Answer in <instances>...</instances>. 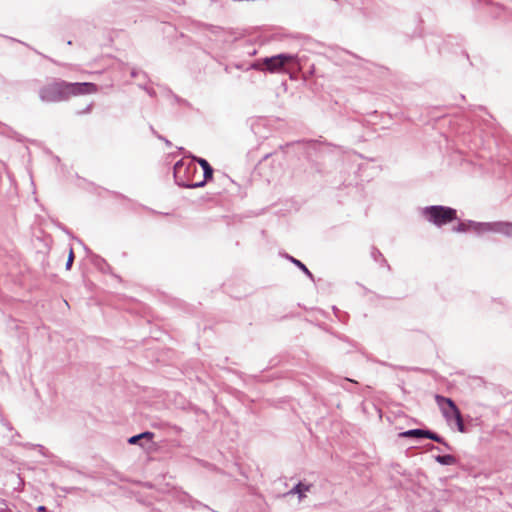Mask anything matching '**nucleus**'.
Instances as JSON below:
<instances>
[{"label":"nucleus","mask_w":512,"mask_h":512,"mask_svg":"<svg viewBox=\"0 0 512 512\" xmlns=\"http://www.w3.org/2000/svg\"><path fill=\"white\" fill-rule=\"evenodd\" d=\"M97 85L90 82L70 83L63 80L43 86L39 90L41 101L47 103L61 102L69 99L70 96L95 93Z\"/></svg>","instance_id":"nucleus-1"},{"label":"nucleus","mask_w":512,"mask_h":512,"mask_svg":"<svg viewBox=\"0 0 512 512\" xmlns=\"http://www.w3.org/2000/svg\"><path fill=\"white\" fill-rule=\"evenodd\" d=\"M173 176L175 183L180 187H203V182H200L199 170L194 160L185 161L181 159L177 161L173 167Z\"/></svg>","instance_id":"nucleus-2"},{"label":"nucleus","mask_w":512,"mask_h":512,"mask_svg":"<svg viewBox=\"0 0 512 512\" xmlns=\"http://www.w3.org/2000/svg\"><path fill=\"white\" fill-rule=\"evenodd\" d=\"M296 56L289 53H281L271 57L257 59L252 62L247 70L264 71L269 73H283L287 64L293 62Z\"/></svg>","instance_id":"nucleus-3"},{"label":"nucleus","mask_w":512,"mask_h":512,"mask_svg":"<svg viewBox=\"0 0 512 512\" xmlns=\"http://www.w3.org/2000/svg\"><path fill=\"white\" fill-rule=\"evenodd\" d=\"M422 216L431 224L442 227L457 219L454 208L443 205H431L422 209Z\"/></svg>","instance_id":"nucleus-4"},{"label":"nucleus","mask_w":512,"mask_h":512,"mask_svg":"<svg viewBox=\"0 0 512 512\" xmlns=\"http://www.w3.org/2000/svg\"><path fill=\"white\" fill-rule=\"evenodd\" d=\"M434 398L446 422L451 425V423L454 421L458 431L465 433L466 427L463 422L461 412L456 403L451 398L442 396L440 394H436Z\"/></svg>","instance_id":"nucleus-5"},{"label":"nucleus","mask_w":512,"mask_h":512,"mask_svg":"<svg viewBox=\"0 0 512 512\" xmlns=\"http://www.w3.org/2000/svg\"><path fill=\"white\" fill-rule=\"evenodd\" d=\"M482 227L486 228L487 232L499 233L507 238H512V222L508 221H495L487 222Z\"/></svg>","instance_id":"nucleus-6"},{"label":"nucleus","mask_w":512,"mask_h":512,"mask_svg":"<svg viewBox=\"0 0 512 512\" xmlns=\"http://www.w3.org/2000/svg\"><path fill=\"white\" fill-rule=\"evenodd\" d=\"M487 222H476L473 220H467L464 222H460L457 226L453 227L454 232L462 233L467 232L468 230L472 229L477 234L486 233V228L480 227V225H484Z\"/></svg>","instance_id":"nucleus-7"},{"label":"nucleus","mask_w":512,"mask_h":512,"mask_svg":"<svg viewBox=\"0 0 512 512\" xmlns=\"http://www.w3.org/2000/svg\"><path fill=\"white\" fill-rule=\"evenodd\" d=\"M193 160H194V162H197L203 169V175H202V179H200V182H203V186H204L207 181L212 179L213 168L208 163V161L203 158L193 157Z\"/></svg>","instance_id":"nucleus-8"},{"label":"nucleus","mask_w":512,"mask_h":512,"mask_svg":"<svg viewBox=\"0 0 512 512\" xmlns=\"http://www.w3.org/2000/svg\"><path fill=\"white\" fill-rule=\"evenodd\" d=\"M154 438V433L150 431H145L142 433H139L137 435L131 436L128 439V443L131 445H139L141 447H144V441L146 442H152Z\"/></svg>","instance_id":"nucleus-9"},{"label":"nucleus","mask_w":512,"mask_h":512,"mask_svg":"<svg viewBox=\"0 0 512 512\" xmlns=\"http://www.w3.org/2000/svg\"><path fill=\"white\" fill-rule=\"evenodd\" d=\"M423 438L431 439L441 445H443L447 450H452L453 448L445 441V439L440 436L439 434L429 430L424 429V435Z\"/></svg>","instance_id":"nucleus-10"},{"label":"nucleus","mask_w":512,"mask_h":512,"mask_svg":"<svg viewBox=\"0 0 512 512\" xmlns=\"http://www.w3.org/2000/svg\"><path fill=\"white\" fill-rule=\"evenodd\" d=\"M435 461L441 465H455L457 463V459L454 455L445 454V455H437L434 457Z\"/></svg>","instance_id":"nucleus-11"},{"label":"nucleus","mask_w":512,"mask_h":512,"mask_svg":"<svg viewBox=\"0 0 512 512\" xmlns=\"http://www.w3.org/2000/svg\"><path fill=\"white\" fill-rule=\"evenodd\" d=\"M286 258L289 261H291L297 268H299L301 271H303L305 273V275H307V277H309L312 281H314L313 274L310 272V270L306 267L305 264H303L300 260H298L290 255H286Z\"/></svg>","instance_id":"nucleus-12"},{"label":"nucleus","mask_w":512,"mask_h":512,"mask_svg":"<svg viewBox=\"0 0 512 512\" xmlns=\"http://www.w3.org/2000/svg\"><path fill=\"white\" fill-rule=\"evenodd\" d=\"M423 435H424V429H421V428L410 429V430L400 433V436L403 438L423 439Z\"/></svg>","instance_id":"nucleus-13"},{"label":"nucleus","mask_w":512,"mask_h":512,"mask_svg":"<svg viewBox=\"0 0 512 512\" xmlns=\"http://www.w3.org/2000/svg\"><path fill=\"white\" fill-rule=\"evenodd\" d=\"M309 489H310L309 485H305V484L299 482L292 488V490L289 493L298 494L299 499H302L303 497H305V492L309 491Z\"/></svg>","instance_id":"nucleus-14"},{"label":"nucleus","mask_w":512,"mask_h":512,"mask_svg":"<svg viewBox=\"0 0 512 512\" xmlns=\"http://www.w3.org/2000/svg\"><path fill=\"white\" fill-rule=\"evenodd\" d=\"M371 257L374 259V261L380 262L383 265L390 268L389 265L387 264L386 259L383 256V254L376 247L371 248Z\"/></svg>","instance_id":"nucleus-15"},{"label":"nucleus","mask_w":512,"mask_h":512,"mask_svg":"<svg viewBox=\"0 0 512 512\" xmlns=\"http://www.w3.org/2000/svg\"><path fill=\"white\" fill-rule=\"evenodd\" d=\"M23 446L25 448H28V449H38L39 453L42 455V456H47V450L46 448L41 445V444H32V443H25L23 444Z\"/></svg>","instance_id":"nucleus-16"},{"label":"nucleus","mask_w":512,"mask_h":512,"mask_svg":"<svg viewBox=\"0 0 512 512\" xmlns=\"http://www.w3.org/2000/svg\"><path fill=\"white\" fill-rule=\"evenodd\" d=\"M73 261H74V253H73V250L70 249L69 256H68V259H67V262H66V269L67 270H69L72 267Z\"/></svg>","instance_id":"nucleus-17"},{"label":"nucleus","mask_w":512,"mask_h":512,"mask_svg":"<svg viewBox=\"0 0 512 512\" xmlns=\"http://www.w3.org/2000/svg\"><path fill=\"white\" fill-rule=\"evenodd\" d=\"M91 108H92V104H89L83 110L78 111L77 114H79V115L87 114L91 111Z\"/></svg>","instance_id":"nucleus-18"},{"label":"nucleus","mask_w":512,"mask_h":512,"mask_svg":"<svg viewBox=\"0 0 512 512\" xmlns=\"http://www.w3.org/2000/svg\"><path fill=\"white\" fill-rule=\"evenodd\" d=\"M209 29H210V32L213 34H218L219 32L222 31V28L219 26H210Z\"/></svg>","instance_id":"nucleus-19"},{"label":"nucleus","mask_w":512,"mask_h":512,"mask_svg":"<svg viewBox=\"0 0 512 512\" xmlns=\"http://www.w3.org/2000/svg\"><path fill=\"white\" fill-rule=\"evenodd\" d=\"M256 53H257L256 49H252V50L247 51V54L250 55V56H254V55H256Z\"/></svg>","instance_id":"nucleus-20"},{"label":"nucleus","mask_w":512,"mask_h":512,"mask_svg":"<svg viewBox=\"0 0 512 512\" xmlns=\"http://www.w3.org/2000/svg\"><path fill=\"white\" fill-rule=\"evenodd\" d=\"M37 510H38L39 512H48V510L46 509V507H45V506H39V507L37 508Z\"/></svg>","instance_id":"nucleus-21"},{"label":"nucleus","mask_w":512,"mask_h":512,"mask_svg":"<svg viewBox=\"0 0 512 512\" xmlns=\"http://www.w3.org/2000/svg\"><path fill=\"white\" fill-rule=\"evenodd\" d=\"M159 138H160V139H162V137H161V136H159ZM163 140L165 141V143H166L168 146H170V145H171V142H170L169 140L164 139V138H163Z\"/></svg>","instance_id":"nucleus-22"},{"label":"nucleus","mask_w":512,"mask_h":512,"mask_svg":"<svg viewBox=\"0 0 512 512\" xmlns=\"http://www.w3.org/2000/svg\"><path fill=\"white\" fill-rule=\"evenodd\" d=\"M197 505H198V506H202V504H201V503H199V502H197ZM203 507H204V508H207V505H203Z\"/></svg>","instance_id":"nucleus-23"},{"label":"nucleus","mask_w":512,"mask_h":512,"mask_svg":"<svg viewBox=\"0 0 512 512\" xmlns=\"http://www.w3.org/2000/svg\"><path fill=\"white\" fill-rule=\"evenodd\" d=\"M132 76L135 77L136 76V73L134 71H132Z\"/></svg>","instance_id":"nucleus-24"}]
</instances>
